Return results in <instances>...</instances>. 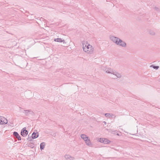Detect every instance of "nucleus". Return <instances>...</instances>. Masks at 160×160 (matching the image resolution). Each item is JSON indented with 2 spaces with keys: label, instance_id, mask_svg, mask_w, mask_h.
Instances as JSON below:
<instances>
[{
  "label": "nucleus",
  "instance_id": "nucleus-20",
  "mask_svg": "<svg viewBox=\"0 0 160 160\" xmlns=\"http://www.w3.org/2000/svg\"><path fill=\"white\" fill-rule=\"evenodd\" d=\"M155 9L157 11H160V10L159 8L157 7H155Z\"/></svg>",
  "mask_w": 160,
  "mask_h": 160
},
{
  "label": "nucleus",
  "instance_id": "nucleus-22",
  "mask_svg": "<svg viewBox=\"0 0 160 160\" xmlns=\"http://www.w3.org/2000/svg\"><path fill=\"white\" fill-rule=\"evenodd\" d=\"M116 117V116H114V118H115Z\"/></svg>",
  "mask_w": 160,
  "mask_h": 160
},
{
  "label": "nucleus",
  "instance_id": "nucleus-8",
  "mask_svg": "<svg viewBox=\"0 0 160 160\" xmlns=\"http://www.w3.org/2000/svg\"><path fill=\"white\" fill-rule=\"evenodd\" d=\"M23 112L25 113L26 116H28L30 114L33 115L34 113V112L31 110H24Z\"/></svg>",
  "mask_w": 160,
  "mask_h": 160
},
{
  "label": "nucleus",
  "instance_id": "nucleus-4",
  "mask_svg": "<svg viewBox=\"0 0 160 160\" xmlns=\"http://www.w3.org/2000/svg\"><path fill=\"white\" fill-rule=\"evenodd\" d=\"M110 40L113 43L116 44L117 43H118V41L119 40V38L118 37H115L114 36L110 35Z\"/></svg>",
  "mask_w": 160,
  "mask_h": 160
},
{
  "label": "nucleus",
  "instance_id": "nucleus-13",
  "mask_svg": "<svg viewBox=\"0 0 160 160\" xmlns=\"http://www.w3.org/2000/svg\"><path fill=\"white\" fill-rule=\"evenodd\" d=\"M81 138L84 141L88 138V137L84 134H82L81 135Z\"/></svg>",
  "mask_w": 160,
  "mask_h": 160
},
{
  "label": "nucleus",
  "instance_id": "nucleus-14",
  "mask_svg": "<svg viewBox=\"0 0 160 160\" xmlns=\"http://www.w3.org/2000/svg\"><path fill=\"white\" fill-rule=\"evenodd\" d=\"M45 145V143L44 142H42L40 144V149L41 150H43Z\"/></svg>",
  "mask_w": 160,
  "mask_h": 160
},
{
  "label": "nucleus",
  "instance_id": "nucleus-18",
  "mask_svg": "<svg viewBox=\"0 0 160 160\" xmlns=\"http://www.w3.org/2000/svg\"><path fill=\"white\" fill-rule=\"evenodd\" d=\"M150 67H152L154 69H158L159 68V67L158 66H154L153 65H152L150 66Z\"/></svg>",
  "mask_w": 160,
  "mask_h": 160
},
{
  "label": "nucleus",
  "instance_id": "nucleus-17",
  "mask_svg": "<svg viewBox=\"0 0 160 160\" xmlns=\"http://www.w3.org/2000/svg\"><path fill=\"white\" fill-rule=\"evenodd\" d=\"M105 116L108 118H110L113 115L112 114H110V113H107L105 114Z\"/></svg>",
  "mask_w": 160,
  "mask_h": 160
},
{
  "label": "nucleus",
  "instance_id": "nucleus-6",
  "mask_svg": "<svg viewBox=\"0 0 160 160\" xmlns=\"http://www.w3.org/2000/svg\"><path fill=\"white\" fill-rule=\"evenodd\" d=\"M7 122V120L6 118L3 117H0V124H5Z\"/></svg>",
  "mask_w": 160,
  "mask_h": 160
},
{
  "label": "nucleus",
  "instance_id": "nucleus-3",
  "mask_svg": "<svg viewBox=\"0 0 160 160\" xmlns=\"http://www.w3.org/2000/svg\"><path fill=\"white\" fill-rule=\"evenodd\" d=\"M116 44L122 47H125L127 46L126 42L120 38L118 41V43Z\"/></svg>",
  "mask_w": 160,
  "mask_h": 160
},
{
  "label": "nucleus",
  "instance_id": "nucleus-10",
  "mask_svg": "<svg viewBox=\"0 0 160 160\" xmlns=\"http://www.w3.org/2000/svg\"><path fill=\"white\" fill-rule=\"evenodd\" d=\"M85 141L87 145L89 147H92V145L89 139H86Z\"/></svg>",
  "mask_w": 160,
  "mask_h": 160
},
{
  "label": "nucleus",
  "instance_id": "nucleus-1",
  "mask_svg": "<svg viewBox=\"0 0 160 160\" xmlns=\"http://www.w3.org/2000/svg\"><path fill=\"white\" fill-rule=\"evenodd\" d=\"M102 69L108 73H111L115 75L116 77L114 78L113 77V78L115 79L118 78H120L122 77V75L114 71L113 69L111 68H105Z\"/></svg>",
  "mask_w": 160,
  "mask_h": 160
},
{
  "label": "nucleus",
  "instance_id": "nucleus-19",
  "mask_svg": "<svg viewBox=\"0 0 160 160\" xmlns=\"http://www.w3.org/2000/svg\"><path fill=\"white\" fill-rule=\"evenodd\" d=\"M29 146H30L31 148H33L34 147V144L32 143H31L29 144Z\"/></svg>",
  "mask_w": 160,
  "mask_h": 160
},
{
  "label": "nucleus",
  "instance_id": "nucleus-15",
  "mask_svg": "<svg viewBox=\"0 0 160 160\" xmlns=\"http://www.w3.org/2000/svg\"><path fill=\"white\" fill-rule=\"evenodd\" d=\"M64 158H65L66 159H68L70 158H71L72 159H74V158L73 157H71L70 155H66L64 156Z\"/></svg>",
  "mask_w": 160,
  "mask_h": 160
},
{
  "label": "nucleus",
  "instance_id": "nucleus-2",
  "mask_svg": "<svg viewBox=\"0 0 160 160\" xmlns=\"http://www.w3.org/2000/svg\"><path fill=\"white\" fill-rule=\"evenodd\" d=\"M88 44V43H87V45L82 43L83 50L88 53H92L93 51L94 48L92 45Z\"/></svg>",
  "mask_w": 160,
  "mask_h": 160
},
{
  "label": "nucleus",
  "instance_id": "nucleus-5",
  "mask_svg": "<svg viewBox=\"0 0 160 160\" xmlns=\"http://www.w3.org/2000/svg\"><path fill=\"white\" fill-rule=\"evenodd\" d=\"M99 141L100 142L106 144L109 143L111 142L110 141L108 140V139L103 138H100Z\"/></svg>",
  "mask_w": 160,
  "mask_h": 160
},
{
  "label": "nucleus",
  "instance_id": "nucleus-21",
  "mask_svg": "<svg viewBox=\"0 0 160 160\" xmlns=\"http://www.w3.org/2000/svg\"><path fill=\"white\" fill-rule=\"evenodd\" d=\"M104 122V123L106 124V122H105L104 121V122Z\"/></svg>",
  "mask_w": 160,
  "mask_h": 160
},
{
  "label": "nucleus",
  "instance_id": "nucleus-11",
  "mask_svg": "<svg viewBox=\"0 0 160 160\" xmlns=\"http://www.w3.org/2000/svg\"><path fill=\"white\" fill-rule=\"evenodd\" d=\"M39 136V134L38 133H37L33 132L32 134V139H35L38 138Z\"/></svg>",
  "mask_w": 160,
  "mask_h": 160
},
{
  "label": "nucleus",
  "instance_id": "nucleus-16",
  "mask_svg": "<svg viewBox=\"0 0 160 160\" xmlns=\"http://www.w3.org/2000/svg\"><path fill=\"white\" fill-rule=\"evenodd\" d=\"M149 33L152 35H154L155 34V32L152 30H148Z\"/></svg>",
  "mask_w": 160,
  "mask_h": 160
},
{
  "label": "nucleus",
  "instance_id": "nucleus-9",
  "mask_svg": "<svg viewBox=\"0 0 160 160\" xmlns=\"http://www.w3.org/2000/svg\"><path fill=\"white\" fill-rule=\"evenodd\" d=\"M13 135L19 140H21V138L17 132H14L13 133Z\"/></svg>",
  "mask_w": 160,
  "mask_h": 160
},
{
  "label": "nucleus",
  "instance_id": "nucleus-7",
  "mask_svg": "<svg viewBox=\"0 0 160 160\" xmlns=\"http://www.w3.org/2000/svg\"><path fill=\"white\" fill-rule=\"evenodd\" d=\"M21 134L23 137H25L27 135L28 132L27 130H26V127L22 129Z\"/></svg>",
  "mask_w": 160,
  "mask_h": 160
},
{
  "label": "nucleus",
  "instance_id": "nucleus-12",
  "mask_svg": "<svg viewBox=\"0 0 160 160\" xmlns=\"http://www.w3.org/2000/svg\"><path fill=\"white\" fill-rule=\"evenodd\" d=\"M54 41L55 42H63V43H65V41L64 40H62L61 38H56L54 40Z\"/></svg>",
  "mask_w": 160,
  "mask_h": 160
}]
</instances>
